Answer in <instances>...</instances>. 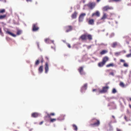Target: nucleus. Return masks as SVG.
Listing matches in <instances>:
<instances>
[{
	"label": "nucleus",
	"instance_id": "obj_1",
	"mask_svg": "<svg viewBox=\"0 0 131 131\" xmlns=\"http://www.w3.org/2000/svg\"><path fill=\"white\" fill-rule=\"evenodd\" d=\"M109 88V87L108 86H104L103 87L102 90H101L100 89L98 88L97 89H93V90L92 91L94 92L97 90L99 91L98 92L99 94L104 93L107 92Z\"/></svg>",
	"mask_w": 131,
	"mask_h": 131
},
{
	"label": "nucleus",
	"instance_id": "obj_2",
	"mask_svg": "<svg viewBox=\"0 0 131 131\" xmlns=\"http://www.w3.org/2000/svg\"><path fill=\"white\" fill-rule=\"evenodd\" d=\"M91 122H94L93 123H91L90 125L93 127L98 126L100 124V122L99 120L93 119Z\"/></svg>",
	"mask_w": 131,
	"mask_h": 131
},
{
	"label": "nucleus",
	"instance_id": "obj_3",
	"mask_svg": "<svg viewBox=\"0 0 131 131\" xmlns=\"http://www.w3.org/2000/svg\"><path fill=\"white\" fill-rule=\"evenodd\" d=\"M95 5V2H90L87 4V6L90 9H92L94 7Z\"/></svg>",
	"mask_w": 131,
	"mask_h": 131
},
{
	"label": "nucleus",
	"instance_id": "obj_4",
	"mask_svg": "<svg viewBox=\"0 0 131 131\" xmlns=\"http://www.w3.org/2000/svg\"><path fill=\"white\" fill-rule=\"evenodd\" d=\"M39 27L37 23L33 24L32 26V31H36L38 30Z\"/></svg>",
	"mask_w": 131,
	"mask_h": 131
},
{
	"label": "nucleus",
	"instance_id": "obj_5",
	"mask_svg": "<svg viewBox=\"0 0 131 131\" xmlns=\"http://www.w3.org/2000/svg\"><path fill=\"white\" fill-rule=\"evenodd\" d=\"M73 27L70 25H68L65 27V29L66 32H68L72 31L73 29Z\"/></svg>",
	"mask_w": 131,
	"mask_h": 131
},
{
	"label": "nucleus",
	"instance_id": "obj_6",
	"mask_svg": "<svg viewBox=\"0 0 131 131\" xmlns=\"http://www.w3.org/2000/svg\"><path fill=\"white\" fill-rule=\"evenodd\" d=\"M78 70L81 75H84L85 74V72L84 71L83 67H80L78 69Z\"/></svg>",
	"mask_w": 131,
	"mask_h": 131
},
{
	"label": "nucleus",
	"instance_id": "obj_7",
	"mask_svg": "<svg viewBox=\"0 0 131 131\" xmlns=\"http://www.w3.org/2000/svg\"><path fill=\"white\" fill-rule=\"evenodd\" d=\"M86 14L85 13H82L80 15L79 18V21L80 22H82L84 18V16L86 15Z\"/></svg>",
	"mask_w": 131,
	"mask_h": 131
},
{
	"label": "nucleus",
	"instance_id": "obj_8",
	"mask_svg": "<svg viewBox=\"0 0 131 131\" xmlns=\"http://www.w3.org/2000/svg\"><path fill=\"white\" fill-rule=\"evenodd\" d=\"M45 73H47L49 69L48 63L47 62H46L45 66Z\"/></svg>",
	"mask_w": 131,
	"mask_h": 131
},
{
	"label": "nucleus",
	"instance_id": "obj_9",
	"mask_svg": "<svg viewBox=\"0 0 131 131\" xmlns=\"http://www.w3.org/2000/svg\"><path fill=\"white\" fill-rule=\"evenodd\" d=\"M111 9V7H110L108 6H106L104 7L103 8V10L104 11H106L110 9Z\"/></svg>",
	"mask_w": 131,
	"mask_h": 131
},
{
	"label": "nucleus",
	"instance_id": "obj_10",
	"mask_svg": "<svg viewBox=\"0 0 131 131\" xmlns=\"http://www.w3.org/2000/svg\"><path fill=\"white\" fill-rule=\"evenodd\" d=\"M108 59L109 58L108 57L105 56L103 58L102 61L105 64Z\"/></svg>",
	"mask_w": 131,
	"mask_h": 131
},
{
	"label": "nucleus",
	"instance_id": "obj_11",
	"mask_svg": "<svg viewBox=\"0 0 131 131\" xmlns=\"http://www.w3.org/2000/svg\"><path fill=\"white\" fill-rule=\"evenodd\" d=\"M100 12L98 11H97L95 13H93L92 15V17L94 16H96L97 17H99L100 16Z\"/></svg>",
	"mask_w": 131,
	"mask_h": 131
},
{
	"label": "nucleus",
	"instance_id": "obj_12",
	"mask_svg": "<svg viewBox=\"0 0 131 131\" xmlns=\"http://www.w3.org/2000/svg\"><path fill=\"white\" fill-rule=\"evenodd\" d=\"M88 24L89 25H93L94 24V20L93 19H90L88 21Z\"/></svg>",
	"mask_w": 131,
	"mask_h": 131
},
{
	"label": "nucleus",
	"instance_id": "obj_13",
	"mask_svg": "<svg viewBox=\"0 0 131 131\" xmlns=\"http://www.w3.org/2000/svg\"><path fill=\"white\" fill-rule=\"evenodd\" d=\"M77 13L76 12H74L71 16V17L72 19H75L77 17Z\"/></svg>",
	"mask_w": 131,
	"mask_h": 131
},
{
	"label": "nucleus",
	"instance_id": "obj_14",
	"mask_svg": "<svg viewBox=\"0 0 131 131\" xmlns=\"http://www.w3.org/2000/svg\"><path fill=\"white\" fill-rule=\"evenodd\" d=\"M6 33L8 34H9V35L12 36L13 37H16V35L14 34L13 33L10 32V31H9L8 30H7L6 31Z\"/></svg>",
	"mask_w": 131,
	"mask_h": 131
},
{
	"label": "nucleus",
	"instance_id": "obj_15",
	"mask_svg": "<svg viewBox=\"0 0 131 131\" xmlns=\"http://www.w3.org/2000/svg\"><path fill=\"white\" fill-rule=\"evenodd\" d=\"M38 114L37 113H32L31 114V116L32 117L36 118L38 116Z\"/></svg>",
	"mask_w": 131,
	"mask_h": 131
},
{
	"label": "nucleus",
	"instance_id": "obj_16",
	"mask_svg": "<svg viewBox=\"0 0 131 131\" xmlns=\"http://www.w3.org/2000/svg\"><path fill=\"white\" fill-rule=\"evenodd\" d=\"M80 38L83 40H86V39L87 35H81Z\"/></svg>",
	"mask_w": 131,
	"mask_h": 131
},
{
	"label": "nucleus",
	"instance_id": "obj_17",
	"mask_svg": "<svg viewBox=\"0 0 131 131\" xmlns=\"http://www.w3.org/2000/svg\"><path fill=\"white\" fill-rule=\"evenodd\" d=\"M87 85L86 84H84L83 86L82 87L81 89V92H82V91L83 90H85L87 89Z\"/></svg>",
	"mask_w": 131,
	"mask_h": 131
},
{
	"label": "nucleus",
	"instance_id": "obj_18",
	"mask_svg": "<svg viewBox=\"0 0 131 131\" xmlns=\"http://www.w3.org/2000/svg\"><path fill=\"white\" fill-rule=\"evenodd\" d=\"M119 85L122 88H124L126 86L125 84L122 81L120 82Z\"/></svg>",
	"mask_w": 131,
	"mask_h": 131
},
{
	"label": "nucleus",
	"instance_id": "obj_19",
	"mask_svg": "<svg viewBox=\"0 0 131 131\" xmlns=\"http://www.w3.org/2000/svg\"><path fill=\"white\" fill-rule=\"evenodd\" d=\"M105 64L102 61L101 62H100L98 63V66L99 67H103Z\"/></svg>",
	"mask_w": 131,
	"mask_h": 131
},
{
	"label": "nucleus",
	"instance_id": "obj_20",
	"mask_svg": "<svg viewBox=\"0 0 131 131\" xmlns=\"http://www.w3.org/2000/svg\"><path fill=\"white\" fill-rule=\"evenodd\" d=\"M118 45V43L117 42H113L111 45V46L113 48H114Z\"/></svg>",
	"mask_w": 131,
	"mask_h": 131
},
{
	"label": "nucleus",
	"instance_id": "obj_21",
	"mask_svg": "<svg viewBox=\"0 0 131 131\" xmlns=\"http://www.w3.org/2000/svg\"><path fill=\"white\" fill-rule=\"evenodd\" d=\"M38 71L40 73H42L43 71V66H40L38 69Z\"/></svg>",
	"mask_w": 131,
	"mask_h": 131
},
{
	"label": "nucleus",
	"instance_id": "obj_22",
	"mask_svg": "<svg viewBox=\"0 0 131 131\" xmlns=\"http://www.w3.org/2000/svg\"><path fill=\"white\" fill-rule=\"evenodd\" d=\"M107 17V15L105 13H104L103 15L101 18V20H104Z\"/></svg>",
	"mask_w": 131,
	"mask_h": 131
},
{
	"label": "nucleus",
	"instance_id": "obj_23",
	"mask_svg": "<svg viewBox=\"0 0 131 131\" xmlns=\"http://www.w3.org/2000/svg\"><path fill=\"white\" fill-rule=\"evenodd\" d=\"M47 116L49 118H51V116H54L55 115V114L54 113H50V114H49L48 113L47 114Z\"/></svg>",
	"mask_w": 131,
	"mask_h": 131
},
{
	"label": "nucleus",
	"instance_id": "obj_24",
	"mask_svg": "<svg viewBox=\"0 0 131 131\" xmlns=\"http://www.w3.org/2000/svg\"><path fill=\"white\" fill-rule=\"evenodd\" d=\"M121 1V0H109L108 1L110 2H118Z\"/></svg>",
	"mask_w": 131,
	"mask_h": 131
},
{
	"label": "nucleus",
	"instance_id": "obj_25",
	"mask_svg": "<svg viewBox=\"0 0 131 131\" xmlns=\"http://www.w3.org/2000/svg\"><path fill=\"white\" fill-rule=\"evenodd\" d=\"M107 50H103L102 51L100 52V54L101 55L107 52Z\"/></svg>",
	"mask_w": 131,
	"mask_h": 131
},
{
	"label": "nucleus",
	"instance_id": "obj_26",
	"mask_svg": "<svg viewBox=\"0 0 131 131\" xmlns=\"http://www.w3.org/2000/svg\"><path fill=\"white\" fill-rule=\"evenodd\" d=\"M6 14L0 15V19H1L5 18L6 17Z\"/></svg>",
	"mask_w": 131,
	"mask_h": 131
},
{
	"label": "nucleus",
	"instance_id": "obj_27",
	"mask_svg": "<svg viewBox=\"0 0 131 131\" xmlns=\"http://www.w3.org/2000/svg\"><path fill=\"white\" fill-rule=\"evenodd\" d=\"M87 37H88V39L90 40H91L92 39V36L90 35H87Z\"/></svg>",
	"mask_w": 131,
	"mask_h": 131
},
{
	"label": "nucleus",
	"instance_id": "obj_28",
	"mask_svg": "<svg viewBox=\"0 0 131 131\" xmlns=\"http://www.w3.org/2000/svg\"><path fill=\"white\" fill-rule=\"evenodd\" d=\"M114 66V64L113 63H111L107 64L106 66L107 67H113Z\"/></svg>",
	"mask_w": 131,
	"mask_h": 131
},
{
	"label": "nucleus",
	"instance_id": "obj_29",
	"mask_svg": "<svg viewBox=\"0 0 131 131\" xmlns=\"http://www.w3.org/2000/svg\"><path fill=\"white\" fill-rule=\"evenodd\" d=\"M112 92L113 93H115L117 92V91L115 88H113L112 89Z\"/></svg>",
	"mask_w": 131,
	"mask_h": 131
},
{
	"label": "nucleus",
	"instance_id": "obj_30",
	"mask_svg": "<svg viewBox=\"0 0 131 131\" xmlns=\"http://www.w3.org/2000/svg\"><path fill=\"white\" fill-rule=\"evenodd\" d=\"M56 120V118H52L51 119H50V122H53L54 121H55Z\"/></svg>",
	"mask_w": 131,
	"mask_h": 131
},
{
	"label": "nucleus",
	"instance_id": "obj_31",
	"mask_svg": "<svg viewBox=\"0 0 131 131\" xmlns=\"http://www.w3.org/2000/svg\"><path fill=\"white\" fill-rule=\"evenodd\" d=\"M21 31L20 30H18L17 33V35H19L21 33Z\"/></svg>",
	"mask_w": 131,
	"mask_h": 131
},
{
	"label": "nucleus",
	"instance_id": "obj_32",
	"mask_svg": "<svg viewBox=\"0 0 131 131\" xmlns=\"http://www.w3.org/2000/svg\"><path fill=\"white\" fill-rule=\"evenodd\" d=\"M0 34L2 36H4L3 33L2 32L1 29V28H0Z\"/></svg>",
	"mask_w": 131,
	"mask_h": 131
},
{
	"label": "nucleus",
	"instance_id": "obj_33",
	"mask_svg": "<svg viewBox=\"0 0 131 131\" xmlns=\"http://www.w3.org/2000/svg\"><path fill=\"white\" fill-rule=\"evenodd\" d=\"M73 126L74 128V129L75 130H77V127L76 125H73Z\"/></svg>",
	"mask_w": 131,
	"mask_h": 131
},
{
	"label": "nucleus",
	"instance_id": "obj_34",
	"mask_svg": "<svg viewBox=\"0 0 131 131\" xmlns=\"http://www.w3.org/2000/svg\"><path fill=\"white\" fill-rule=\"evenodd\" d=\"M5 9H3L0 10V13H3L5 12Z\"/></svg>",
	"mask_w": 131,
	"mask_h": 131
},
{
	"label": "nucleus",
	"instance_id": "obj_35",
	"mask_svg": "<svg viewBox=\"0 0 131 131\" xmlns=\"http://www.w3.org/2000/svg\"><path fill=\"white\" fill-rule=\"evenodd\" d=\"M39 60L36 61L35 63V65L36 66L38 65L39 64Z\"/></svg>",
	"mask_w": 131,
	"mask_h": 131
},
{
	"label": "nucleus",
	"instance_id": "obj_36",
	"mask_svg": "<svg viewBox=\"0 0 131 131\" xmlns=\"http://www.w3.org/2000/svg\"><path fill=\"white\" fill-rule=\"evenodd\" d=\"M45 41L46 43H49V39L48 38H47L45 40Z\"/></svg>",
	"mask_w": 131,
	"mask_h": 131
},
{
	"label": "nucleus",
	"instance_id": "obj_37",
	"mask_svg": "<svg viewBox=\"0 0 131 131\" xmlns=\"http://www.w3.org/2000/svg\"><path fill=\"white\" fill-rule=\"evenodd\" d=\"M120 52H116L115 53V56H117L120 54Z\"/></svg>",
	"mask_w": 131,
	"mask_h": 131
},
{
	"label": "nucleus",
	"instance_id": "obj_38",
	"mask_svg": "<svg viewBox=\"0 0 131 131\" xmlns=\"http://www.w3.org/2000/svg\"><path fill=\"white\" fill-rule=\"evenodd\" d=\"M123 66L125 67H127L128 66V65L127 63L125 62L123 64Z\"/></svg>",
	"mask_w": 131,
	"mask_h": 131
},
{
	"label": "nucleus",
	"instance_id": "obj_39",
	"mask_svg": "<svg viewBox=\"0 0 131 131\" xmlns=\"http://www.w3.org/2000/svg\"><path fill=\"white\" fill-rule=\"evenodd\" d=\"M131 56V53L128 54L126 55V57H130Z\"/></svg>",
	"mask_w": 131,
	"mask_h": 131
},
{
	"label": "nucleus",
	"instance_id": "obj_40",
	"mask_svg": "<svg viewBox=\"0 0 131 131\" xmlns=\"http://www.w3.org/2000/svg\"><path fill=\"white\" fill-rule=\"evenodd\" d=\"M67 46L68 47V48H71V46L70 44L68 43H67Z\"/></svg>",
	"mask_w": 131,
	"mask_h": 131
},
{
	"label": "nucleus",
	"instance_id": "obj_41",
	"mask_svg": "<svg viewBox=\"0 0 131 131\" xmlns=\"http://www.w3.org/2000/svg\"><path fill=\"white\" fill-rule=\"evenodd\" d=\"M41 63H42L44 61V60L43 59V57L42 56H41Z\"/></svg>",
	"mask_w": 131,
	"mask_h": 131
},
{
	"label": "nucleus",
	"instance_id": "obj_42",
	"mask_svg": "<svg viewBox=\"0 0 131 131\" xmlns=\"http://www.w3.org/2000/svg\"><path fill=\"white\" fill-rule=\"evenodd\" d=\"M120 61L121 62H124V63L125 62V60H123V59H120Z\"/></svg>",
	"mask_w": 131,
	"mask_h": 131
},
{
	"label": "nucleus",
	"instance_id": "obj_43",
	"mask_svg": "<svg viewBox=\"0 0 131 131\" xmlns=\"http://www.w3.org/2000/svg\"><path fill=\"white\" fill-rule=\"evenodd\" d=\"M110 74L111 75H112L113 76H114V73L113 72H111L110 73Z\"/></svg>",
	"mask_w": 131,
	"mask_h": 131
},
{
	"label": "nucleus",
	"instance_id": "obj_44",
	"mask_svg": "<svg viewBox=\"0 0 131 131\" xmlns=\"http://www.w3.org/2000/svg\"><path fill=\"white\" fill-rule=\"evenodd\" d=\"M117 131H122L120 129H118V128H116Z\"/></svg>",
	"mask_w": 131,
	"mask_h": 131
},
{
	"label": "nucleus",
	"instance_id": "obj_45",
	"mask_svg": "<svg viewBox=\"0 0 131 131\" xmlns=\"http://www.w3.org/2000/svg\"><path fill=\"white\" fill-rule=\"evenodd\" d=\"M110 129L109 130L110 131H111V130H113V129L112 127L110 126Z\"/></svg>",
	"mask_w": 131,
	"mask_h": 131
},
{
	"label": "nucleus",
	"instance_id": "obj_46",
	"mask_svg": "<svg viewBox=\"0 0 131 131\" xmlns=\"http://www.w3.org/2000/svg\"><path fill=\"white\" fill-rule=\"evenodd\" d=\"M43 121H42L41 122H40V123H39V125H41L42 124V123H43Z\"/></svg>",
	"mask_w": 131,
	"mask_h": 131
},
{
	"label": "nucleus",
	"instance_id": "obj_47",
	"mask_svg": "<svg viewBox=\"0 0 131 131\" xmlns=\"http://www.w3.org/2000/svg\"><path fill=\"white\" fill-rule=\"evenodd\" d=\"M45 58H46L47 60V61L49 60V58H48V57H47L46 56V57Z\"/></svg>",
	"mask_w": 131,
	"mask_h": 131
},
{
	"label": "nucleus",
	"instance_id": "obj_48",
	"mask_svg": "<svg viewBox=\"0 0 131 131\" xmlns=\"http://www.w3.org/2000/svg\"><path fill=\"white\" fill-rule=\"evenodd\" d=\"M27 1V2H31V0H26Z\"/></svg>",
	"mask_w": 131,
	"mask_h": 131
},
{
	"label": "nucleus",
	"instance_id": "obj_49",
	"mask_svg": "<svg viewBox=\"0 0 131 131\" xmlns=\"http://www.w3.org/2000/svg\"><path fill=\"white\" fill-rule=\"evenodd\" d=\"M97 2H99L101 0H96Z\"/></svg>",
	"mask_w": 131,
	"mask_h": 131
},
{
	"label": "nucleus",
	"instance_id": "obj_50",
	"mask_svg": "<svg viewBox=\"0 0 131 131\" xmlns=\"http://www.w3.org/2000/svg\"><path fill=\"white\" fill-rule=\"evenodd\" d=\"M124 118H125V119H126V120H126V118H127V117H126V116H125V117H124Z\"/></svg>",
	"mask_w": 131,
	"mask_h": 131
},
{
	"label": "nucleus",
	"instance_id": "obj_51",
	"mask_svg": "<svg viewBox=\"0 0 131 131\" xmlns=\"http://www.w3.org/2000/svg\"><path fill=\"white\" fill-rule=\"evenodd\" d=\"M112 117L113 118H115V117H114V116H113V115H112Z\"/></svg>",
	"mask_w": 131,
	"mask_h": 131
},
{
	"label": "nucleus",
	"instance_id": "obj_52",
	"mask_svg": "<svg viewBox=\"0 0 131 131\" xmlns=\"http://www.w3.org/2000/svg\"><path fill=\"white\" fill-rule=\"evenodd\" d=\"M83 3H84L85 2V1H83Z\"/></svg>",
	"mask_w": 131,
	"mask_h": 131
},
{
	"label": "nucleus",
	"instance_id": "obj_53",
	"mask_svg": "<svg viewBox=\"0 0 131 131\" xmlns=\"http://www.w3.org/2000/svg\"><path fill=\"white\" fill-rule=\"evenodd\" d=\"M129 99L130 101H131V98H130Z\"/></svg>",
	"mask_w": 131,
	"mask_h": 131
},
{
	"label": "nucleus",
	"instance_id": "obj_54",
	"mask_svg": "<svg viewBox=\"0 0 131 131\" xmlns=\"http://www.w3.org/2000/svg\"><path fill=\"white\" fill-rule=\"evenodd\" d=\"M131 106L130 105H129V107Z\"/></svg>",
	"mask_w": 131,
	"mask_h": 131
}]
</instances>
